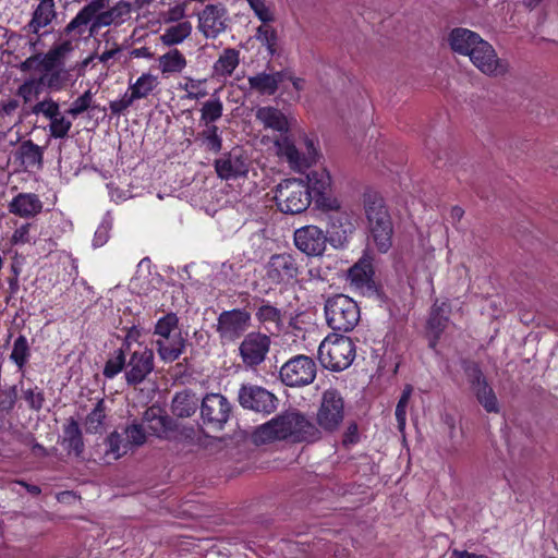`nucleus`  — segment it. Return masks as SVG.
Returning <instances> with one entry per match:
<instances>
[{"instance_id": "obj_5", "label": "nucleus", "mask_w": 558, "mask_h": 558, "mask_svg": "<svg viewBox=\"0 0 558 558\" xmlns=\"http://www.w3.org/2000/svg\"><path fill=\"white\" fill-rule=\"evenodd\" d=\"M356 355L355 344L350 337L330 333L318 347V360L322 366L331 372L347 369Z\"/></svg>"}, {"instance_id": "obj_30", "label": "nucleus", "mask_w": 558, "mask_h": 558, "mask_svg": "<svg viewBox=\"0 0 558 558\" xmlns=\"http://www.w3.org/2000/svg\"><path fill=\"white\" fill-rule=\"evenodd\" d=\"M286 74L283 72L266 73L260 72L247 78L251 89L260 95H274L279 84L283 81Z\"/></svg>"}, {"instance_id": "obj_7", "label": "nucleus", "mask_w": 558, "mask_h": 558, "mask_svg": "<svg viewBox=\"0 0 558 558\" xmlns=\"http://www.w3.org/2000/svg\"><path fill=\"white\" fill-rule=\"evenodd\" d=\"M275 201L283 214L296 215L305 211L311 203V192L303 179H287L276 187Z\"/></svg>"}, {"instance_id": "obj_31", "label": "nucleus", "mask_w": 558, "mask_h": 558, "mask_svg": "<svg viewBox=\"0 0 558 558\" xmlns=\"http://www.w3.org/2000/svg\"><path fill=\"white\" fill-rule=\"evenodd\" d=\"M34 71L39 72L38 77L45 89L49 92H60L64 89L70 81V73L65 68Z\"/></svg>"}, {"instance_id": "obj_64", "label": "nucleus", "mask_w": 558, "mask_h": 558, "mask_svg": "<svg viewBox=\"0 0 558 558\" xmlns=\"http://www.w3.org/2000/svg\"><path fill=\"white\" fill-rule=\"evenodd\" d=\"M359 439V433H357V425L356 424H350L347 428V432L343 436V444L344 445H351L355 444Z\"/></svg>"}, {"instance_id": "obj_6", "label": "nucleus", "mask_w": 558, "mask_h": 558, "mask_svg": "<svg viewBox=\"0 0 558 558\" xmlns=\"http://www.w3.org/2000/svg\"><path fill=\"white\" fill-rule=\"evenodd\" d=\"M327 325L335 331L350 332L361 318L357 303L348 295L329 296L324 306Z\"/></svg>"}, {"instance_id": "obj_49", "label": "nucleus", "mask_w": 558, "mask_h": 558, "mask_svg": "<svg viewBox=\"0 0 558 558\" xmlns=\"http://www.w3.org/2000/svg\"><path fill=\"white\" fill-rule=\"evenodd\" d=\"M20 154L23 162L28 166L40 165L43 162V148L32 141H25L21 144Z\"/></svg>"}, {"instance_id": "obj_23", "label": "nucleus", "mask_w": 558, "mask_h": 558, "mask_svg": "<svg viewBox=\"0 0 558 558\" xmlns=\"http://www.w3.org/2000/svg\"><path fill=\"white\" fill-rule=\"evenodd\" d=\"M294 244L307 256H320L326 250L327 236L320 228L308 225L294 231Z\"/></svg>"}, {"instance_id": "obj_12", "label": "nucleus", "mask_w": 558, "mask_h": 558, "mask_svg": "<svg viewBox=\"0 0 558 558\" xmlns=\"http://www.w3.org/2000/svg\"><path fill=\"white\" fill-rule=\"evenodd\" d=\"M31 112L35 116H43L49 120L48 131L52 138L61 140L69 135L72 128V121L69 120L60 109V105L52 97L47 96L31 107Z\"/></svg>"}, {"instance_id": "obj_21", "label": "nucleus", "mask_w": 558, "mask_h": 558, "mask_svg": "<svg viewBox=\"0 0 558 558\" xmlns=\"http://www.w3.org/2000/svg\"><path fill=\"white\" fill-rule=\"evenodd\" d=\"M229 23L227 8L221 4H207L198 14V29L206 38H216L223 33Z\"/></svg>"}, {"instance_id": "obj_33", "label": "nucleus", "mask_w": 558, "mask_h": 558, "mask_svg": "<svg viewBox=\"0 0 558 558\" xmlns=\"http://www.w3.org/2000/svg\"><path fill=\"white\" fill-rule=\"evenodd\" d=\"M62 446L69 453L80 456L84 450V441L78 423L70 418L63 426Z\"/></svg>"}, {"instance_id": "obj_51", "label": "nucleus", "mask_w": 558, "mask_h": 558, "mask_svg": "<svg viewBox=\"0 0 558 558\" xmlns=\"http://www.w3.org/2000/svg\"><path fill=\"white\" fill-rule=\"evenodd\" d=\"M106 417V404L104 399H99L92 410V412L86 416V428L88 432H98L99 428L104 424V420Z\"/></svg>"}, {"instance_id": "obj_35", "label": "nucleus", "mask_w": 558, "mask_h": 558, "mask_svg": "<svg viewBox=\"0 0 558 558\" xmlns=\"http://www.w3.org/2000/svg\"><path fill=\"white\" fill-rule=\"evenodd\" d=\"M157 61L158 69L165 76L181 73L187 64L184 54L177 48L161 54Z\"/></svg>"}, {"instance_id": "obj_61", "label": "nucleus", "mask_w": 558, "mask_h": 558, "mask_svg": "<svg viewBox=\"0 0 558 558\" xmlns=\"http://www.w3.org/2000/svg\"><path fill=\"white\" fill-rule=\"evenodd\" d=\"M142 337V328L138 326H132L126 328V335L122 344V348L125 351L130 350V345L132 342H138Z\"/></svg>"}, {"instance_id": "obj_19", "label": "nucleus", "mask_w": 558, "mask_h": 558, "mask_svg": "<svg viewBox=\"0 0 558 558\" xmlns=\"http://www.w3.org/2000/svg\"><path fill=\"white\" fill-rule=\"evenodd\" d=\"M250 165V159L243 149L234 147L215 160V170L222 180H235L248 173Z\"/></svg>"}, {"instance_id": "obj_43", "label": "nucleus", "mask_w": 558, "mask_h": 558, "mask_svg": "<svg viewBox=\"0 0 558 558\" xmlns=\"http://www.w3.org/2000/svg\"><path fill=\"white\" fill-rule=\"evenodd\" d=\"M125 352L126 351L123 348H120L114 351L111 357L108 359L102 371L106 378L112 379L122 371H126L128 357Z\"/></svg>"}, {"instance_id": "obj_59", "label": "nucleus", "mask_w": 558, "mask_h": 558, "mask_svg": "<svg viewBox=\"0 0 558 558\" xmlns=\"http://www.w3.org/2000/svg\"><path fill=\"white\" fill-rule=\"evenodd\" d=\"M31 223H24L22 225L20 228H17L12 238H11V243L16 245V244H26V243H29L31 241V236H29V229H31Z\"/></svg>"}, {"instance_id": "obj_39", "label": "nucleus", "mask_w": 558, "mask_h": 558, "mask_svg": "<svg viewBox=\"0 0 558 558\" xmlns=\"http://www.w3.org/2000/svg\"><path fill=\"white\" fill-rule=\"evenodd\" d=\"M158 85L157 76L143 73L134 83H130L129 93L134 100L146 98Z\"/></svg>"}, {"instance_id": "obj_53", "label": "nucleus", "mask_w": 558, "mask_h": 558, "mask_svg": "<svg viewBox=\"0 0 558 558\" xmlns=\"http://www.w3.org/2000/svg\"><path fill=\"white\" fill-rule=\"evenodd\" d=\"M107 447V453H111L114 459H119L129 451L125 437H123V434L118 432H113L108 436Z\"/></svg>"}, {"instance_id": "obj_58", "label": "nucleus", "mask_w": 558, "mask_h": 558, "mask_svg": "<svg viewBox=\"0 0 558 558\" xmlns=\"http://www.w3.org/2000/svg\"><path fill=\"white\" fill-rule=\"evenodd\" d=\"M186 15V4L185 3H179L172 8H170L165 13V22L166 23H173V22H182L181 20L184 19Z\"/></svg>"}, {"instance_id": "obj_8", "label": "nucleus", "mask_w": 558, "mask_h": 558, "mask_svg": "<svg viewBox=\"0 0 558 558\" xmlns=\"http://www.w3.org/2000/svg\"><path fill=\"white\" fill-rule=\"evenodd\" d=\"M317 374L315 361L303 354L288 360L279 371L281 381L288 387H304L312 384Z\"/></svg>"}, {"instance_id": "obj_41", "label": "nucleus", "mask_w": 558, "mask_h": 558, "mask_svg": "<svg viewBox=\"0 0 558 558\" xmlns=\"http://www.w3.org/2000/svg\"><path fill=\"white\" fill-rule=\"evenodd\" d=\"M94 16L90 15L84 9L80 10L78 13L64 27V34L73 38H80L86 29L94 23Z\"/></svg>"}, {"instance_id": "obj_60", "label": "nucleus", "mask_w": 558, "mask_h": 558, "mask_svg": "<svg viewBox=\"0 0 558 558\" xmlns=\"http://www.w3.org/2000/svg\"><path fill=\"white\" fill-rule=\"evenodd\" d=\"M110 226L106 222L101 223L97 230L95 231L93 245L95 247H100L107 243L109 239Z\"/></svg>"}, {"instance_id": "obj_57", "label": "nucleus", "mask_w": 558, "mask_h": 558, "mask_svg": "<svg viewBox=\"0 0 558 558\" xmlns=\"http://www.w3.org/2000/svg\"><path fill=\"white\" fill-rule=\"evenodd\" d=\"M134 99L129 92H126L120 99L112 100L109 104L110 110L112 114L120 116L129 107L134 104Z\"/></svg>"}, {"instance_id": "obj_63", "label": "nucleus", "mask_w": 558, "mask_h": 558, "mask_svg": "<svg viewBox=\"0 0 558 558\" xmlns=\"http://www.w3.org/2000/svg\"><path fill=\"white\" fill-rule=\"evenodd\" d=\"M109 3V0H90L88 4H86L83 9L87 11L90 15L96 17L101 10H104L107 4Z\"/></svg>"}, {"instance_id": "obj_62", "label": "nucleus", "mask_w": 558, "mask_h": 558, "mask_svg": "<svg viewBox=\"0 0 558 558\" xmlns=\"http://www.w3.org/2000/svg\"><path fill=\"white\" fill-rule=\"evenodd\" d=\"M408 404H409V402L399 399L397 407H396L395 414H396V420L398 423V429L400 432H403V429L405 428Z\"/></svg>"}, {"instance_id": "obj_18", "label": "nucleus", "mask_w": 558, "mask_h": 558, "mask_svg": "<svg viewBox=\"0 0 558 558\" xmlns=\"http://www.w3.org/2000/svg\"><path fill=\"white\" fill-rule=\"evenodd\" d=\"M469 58L473 65L487 76H502L509 70L508 62L499 58L494 47L484 39Z\"/></svg>"}, {"instance_id": "obj_52", "label": "nucleus", "mask_w": 558, "mask_h": 558, "mask_svg": "<svg viewBox=\"0 0 558 558\" xmlns=\"http://www.w3.org/2000/svg\"><path fill=\"white\" fill-rule=\"evenodd\" d=\"M29 356V348L27 339L24 336H19L13 344V350L11 352V360L22 368Z\"/></svg>"}, {"instance_id": "obj_25", "label": "nucleus", "mask_w": 558, "mask_h": 558, "mask_svg": "<svg viewBox=\"0 0 558 558\" xmlns=\"http://www.w3.org/2000/svg\"><path fill=\"white\" fill-rule=\"evenodd\" d=\"M131 13V4L126 1H119L110 9L101 10L89 27V35L98 33L101 27L122 24Z\"/></svg>"}, {"instance_id": "obj_16", "label": "nucleus", "mask_w": 558, "mask_h": 558, "mask_svg": "<svg viewBox=\"0 0 558 558\" xmlns=\"http://www.w3.org/2000/svg\"><path fill=\"white\" fill-rule=\"evenodd\" d=\"M300 268L296 258L290 253L274 254L265 266L266 279L272 284H284L294 280Z\"/></svg>"}, {"instance_id": "obj_26", "label": "nucleus", "mask_w": 558, "mask_h": 558, "mask_svg": "<svg viewBox=\"0 0 558 558\" xmlns=\"http://www.w3.org/2000/svg\"><path fill=\"white\" fill-rule=\"evenodd\" d=\"M255 318L259 325L270 335H279L284 327L282 311L269 302H263L255 312Z\"/></svg>"}, {"instance_id": "obj_37", "label": "nucleus", "mask_w": 558, "mask_h": 558, "mask_svg": "<svg viewBox=\"0 0 558 558\" xmlns=\"http://www.w3.org/2000/svg\"><path fill=\"white\" fill-rule=\"evenodd\" d=\"M449 304L441 302L440 304L435 303L432 307L430 315L427 322L428 329L434 333L435 339H438L440 333L445 330L448 324ZM434 340L430 345H435Z\"/></svg>"}, {"instance_id": "obj_17", "label": "nucleus", "mask_w": 558, "mask_h": 558, "mask_svg": "<svg viewBox=\"0 0 558 558\" xmlns=\"http://www.w3.org/2000/svg\"><path fill=\"white\" fill-rule=\"evenodd\" d=\"M251 314L241 308L223 311L217 319L216 330L222 341L239 339L250 327Z\"/></svg>"}, {"instance_id": "obj_2", "label": "nucleus", "mask_w": 558, "mask_h": 558, "mask_svg": "<svg viewBox=\"0 0 558 558\" xmlns=\"http://www.w3.org/2000/svg\"><path fill=\"white\" fill-rule=\"evenodd\" d=\"M322 438L319 428L303 413L286 411L269 422L258 426L253 433L255 444H266L275 440L290 442H314Z\"/></svg>"}, {"instance_id": "obj_10", "label": "nucleus", "mask_w": 558, "mask_h": 558, "mask_svg": "<svg viewBox=\"0 0 558 558\" xmlns=\"http://www.w3.org/2000/svg\"><path fill=\"white\" fill-rule=\"evenodd\" d=\"M344 418V401L336 389H328L322 396V402L316 414L317 427L327 433L339 428Z\"/></svg>"}, {"instance_id": "obj_13", "label": "nucleus", "mask_w": 558, "mask_h": 558, "mask_svg": "<svg viewBox=\"0 0 558 558\" xmlns=\"http://www.w3.org/2000/svg\"><path fill=\"white\" fill-rule=\"evenodd\" d=\"M243 409L270 414L277 409V397L262 386L243 384L238 392Z\"/></svg>"}, {"instance_id": "obj_1", "label": "nucleus", "mask_w": 558, "mask_h": 558, "mask_svg": "<svg viewBox=\"0 0 558 558\" xmlns=\"http://www.w3.org/2000/svg\"><path fill=\"white\" fill-rule=\"evenodd\" d=\"M256 119L265 128L280 133H287L289 123L286 116L275 107H260L256 110ZM275 148L278 157L288 162L289 167L296 172H304L315 165L319 153L313 140L305 137L302 147H296L293 141L281 134L275 140Z\"/></svg>"}, {"instance_id": "obj_48", "label": "nucleus", "mask_w": 558, "mask_h": 558, "mask_svg": "<svg viewBox=\"0 0 558 558\" xmlns=\"http://www.w3.org/2000/svg\"><path fill=\"white\" fill-rule=\"evenodd\" d=\"M217 125H205V129L198 134L203 145L208 151L218 153L222 147V138L218 133Z\"/></svg>"}, {"instance_id": "obj_9", "label": "nucleus", "mask_w": 558, "mask_h": 558, "mask_svg": "<svg viewBox=\"0 0 558 558\" xmlns=\"http://www.w3.org/2000/svg\"><path fill=\"white\" fill-rule=\"evenodd\" d=\"M306 187L319 209H337L340 201L332 193V181L326 168L311 170L306 173Z\"/></svg>"}, {"instance_id": "obj_34", "label": "nucleus", "mask_w": 558, "mask_h": 558, "mask_svg": "<svg viewBox=\"0 0 558 558\" xmlns=\"http://www.w3.org/2000/svg\"><path fill=\"white\" fill-rule=\"evenodd\" d=\"M373 266L369 259L361 258L348 272V280L356 289L371 288Z\"/></svg>"}, {"instance_id": "obj_47", "label": "nucleus", "mask_w": 558, "mask_h": 558, "mask_svg": "<svg viewBox=\"0 0 558 558\" xmlns=\"http://www.w3.org/2000/svg\"><path fill=\"white\" fill-rule=\"evenodd\" d=\"M160 410L157 408H149L145 411L143 420L149 423V429L161 437L168 429L169 420L167 416H162L159 414Z\"/></svg>"}, {"instance_id": "obj_36", "label": "nucleus", "mask_w": 558, "mask_h": 558, "mask_svg": "<svg viewBox=\"0 0 558 558\" xmlns=\"http://www.w3.org/2000/svg\"><path fill=\"white\" fill-rule=\"evenodd\" d=\"M240 63V52L234 48L225 49L213 65L216 77L230 76Z\"/></svg>"}, {"instance_id": "obj_42", "label": "nucleus", "mask_w": 558, "mask_h": 558, "mask_svg": "<svg viewBox=\"0 0 558 558\" xmlns=\"http://www.w3.org/2000/svg\"><path fill=\"white\" fill-rule=\"evenodd\" d=\"M46 90L38 76H29L17 88L16 95L23 99L24 104H31L37 100L41 93Z\"/></svg>"}, {"instance_id": "obj_38", "label": "nucleus", "mask_w": 558, "mask_h": 558, "mask_svg": "<svg viewBox=\"0 0 558 558\" xmlns=\"http://www.w3.org/2000/svg\"><path fill=\"white\" fill-rule=\"evenodd\" d=\"M192 33V24L189 21L179 22L175 25L167 27L160 40L166 46L179 45L186 39Z\"/></svg>"}, {"instance_id": "obj_55", "label": "nucleus", "mask_w": 558, "mask_h": 558, "mask_svg": "<svg viewBox=\"0 0 558 558\" xmlns=\"http://www.w3.org/2000/svg\"><path fill=\"white\" fill-rule=\"evenodd\" d=\"M23 398L28 403L29 408L35 411H39L45 402L44 392L38 387L23 390Z\"/></svg>"}, {"instance_id": "obj_15", "label": "nucleus", "mask_w": 558, "mask_h": 558, "mask_svg": "<svg viewBox=\"0 0 558 558\" xmlns=\"http://www.w3.org/2000/svg\"><path fill=\"white\" fill-rule=\"evenodd\" d=\"M155 368L154 350L143 347L130 352L128 357L125 381L129 386H137L146 380Z\"/></svg>"}, {"instance_id": "obj_46", "label": "nucleus", "mask_w": 558, "mask_h": 558, "mask_svg": "<svg viewBox=\"0 0 558 558\" xmlns=\"http://www.w3.org/2000/svg\"><path fill=\"white\" fill-rule=\"evenodd\" d=\"M96 107L94 106V94L90 89L84 92L81 96L74 99L66 113L73 119L80 117L86 111L94 110Z\"/></svg>"}, {"instance_id": "obj_11", "label": "nucleus", "mask_w": 558, "mask_h": 558, "mask_svg": "<svg viewBox=\"0 0 558 558\" xmlns=\"http://www.w3.org/2000/svg\"><path fill=\"white\" fill-rule=\"evenodd\" d=\"M72 50L73 45L71 40H65L51 47L46 53H36L26 58L17 68L23 73H31L33 70L64 68L65 60Z\"/></svg>"}, {"instance_id": "obj_24", "label": "nucleus", "mask_w": 558, "mask_h": 558, "mask_svg": "<svg viewBox=\"0 0 558 558\" xmlns=\"http://www.w3.org/2000/svg\"><path fill=\"white\" fill-rule=\"evenodd\" d=\"M323 210L332 211L328 217L331 242L342 244L355 230L353 215L347 210H341V206L337 209Z\"/></svg>"}, {"instance_id": "obj_45", "label": "nucleus", "mask_w": 558, "mask_h": 558, "mask_svg": "<svg viewBox=\"0 0 558 558\" xmlns=\"http://www.w3.org/2000/svg\"><path fill=\"white\" fill-rule=\"evenodd\" d=\"M256 39L266 47L268 53L274 56L278 48V35L277 31L270 25V23L262 24L256 29Z\"/></svg>"}, {"instance_id": "obj_56", "label": "nucleus", "mask_w": 558, "mask_h": 558, "mask_svg": "<svg viewBox=\"0 0 558 558\" xmlns=\"http://www.w3.org/2000/svg\"><path fill=\"white\" fill-rule=\"evenodd\" d=\"M17 392L15 387L0 391V410L4 412L11 411L16 402Z\"/></svg>"}, {"instance_id": "obj_4", "label": "nucleus", "mask_w": 558, "mask_h": 558, "mask_svg": "<svg viewBox=\"0 0 558 558\" xmlns=\"http://www.w3.org/2000/svg\"><path fill=\"white\" fill-rule=\"evenodd\" d=\"M151 345L161 362L169 364L179 360L187 347V338L180 328L175 313H167L159 317L151 332Z\"/></svg>"}, {"instance_id": "obj_29", "label": "nucleus", "mask_w": 558, "mask_h": 558, "mask_svg": "<svg viewBox=\"0 0 558 558\" xmlns=\"http://www.w3.org/2000/svg\"><path fill=\"white\" fill-rule=\"evenodd\" d=\"M43 209V203L36 194L20 193L9 204L10 213L22 218H31Z\"/></svg>"}, {"instance_id": "obj_40", "label": "nucleus", "mask_w": 558, "mask_h": 558, "mask_svg": "<svg viewBox=\"0 0 558 558\" xmlns=\"http://www.w3.org/2000/svg\"><path fill=\"white\" fill-rule=\"evenodd\" d=\"M206 80H196L191 76H184L178 84V89L185 92L183 99L199 100L207 96L205 87Z\"/></svg>"}, {"instance_id": "obj_28", "label": "nucleus", "mask_w": 558, "mask_h": 558, "mask_svg": "<svg viewBox=\"0 0 558 558\" xmlns=\"http://www.w3.org/2000/svg\"><path fill=\"white\" fill-rule=\"evenodd\" d=\"M57 19L54 0H40L25 28L38 35L40 29L48 27Z\"/></svg>"}, {"instance_id": "obj_3", "label": "nucleus", "mask_w": 558, "mask_h": 558, "mask_svg": "<svg viewBox=\"0 0 558 558\" xmlns=\"http://www.w3.org/2000/svg\"><path fill=\"white\" fill-rule=\"evenodd\" d=\"M364 213L367 221L368 241L380 253H387L392 245L393 223L384 198L374 191L363 195Z\"/></svg>"}, {"instance_id": "obj_27", "label": "nucleus", "mask_w": 558, "mask_h": 558, "mask_svg": "<svg viewBox=\"0 0 558 558\" xmlns=\"http://www.w3.org/2000/svg\"><path fill=\"white\" fill-rule=\"evenodd\" d=\"M482 41L483 38L478 34L466 28H454L449 35L451 49L459 54L468 57L471 56L473 49H477Z\"/></svg>"}, {"instance_id": "obj_54", "label": "nucleus", "mask_w": 558, "mask_h": 558, "mask_svg": "<svg viewBox=\"0 0 558 558\" xmlns=\"http://www.w3.org/2000/svg\"><path fill=\"white\" fill-rule=\"evenodd\" d=\"M123 435L125 436V442L128 444L129 450L132 447L142 446L146 441V433L141 424H131L125 429Z\"/></svg>"}, {"instance_id": "obj_44", "label": "nucleus", "mask_w": 558, "mask_h": 558, "mask_svg": "<svg viewBox=\"0 0 558 558\" xmlns=\"http://www.w3.org/2000/svg\"><path fill=\"white\" fill-rule=\"evenodd\" d=\"M222 111L223 105L219 98L209 99L203 104L199 121L204 125H215L214 123L221 118Z\"/></svg>"}, {"instance_id": "obj_14", "label": "nucleus", "mask_w": 558, "mask_h": 558, "mask_svg": "<svg viewBox=\"0 0 558 558\" xmlns=\"http://www.w3.org/2000/svg\"><path fill=\"white\" fill-rule=\"evenodd\" d=\"M199 409L204 424L222 429L230 418L232 405L223 395L211 392L202 399Z\"/></svg>"}, {"instance_id": "obj_22", "label": "nucleus", "mask_w": 558, "mask_h": 558, "mask_svg": "<svg viewBox=\"0 0 558 558\" xmlns=\"http://www.w3.org/2000/svg\"><path fill=\"white\" fill-rule=\"evenodd\" d=\"M465 374L478 403L488 413H498L500 409L497 397L480 367L475 364L470 365L465 368Z\"/></svg>"}, {"instance_id": "obj_20", "label": "nucleus", "mask_w": 558, "mask_h": 558, "mask_svg": "<svg viewBox=\"0 0 558 558\" xmlns=\"http://www.w3.org/2000/svg\"><path fill=\"white\" fill-rule=\"evenodd\" d=\"M269 336L262 332H250L239 347L242 362L247 367L262 364L270 349Z\"/></svg>"}, {"instance_id": "obj_32", "label": "nucleus", "mask_w": 558, "mask_h": 558, "mask_svg": "<svg viewBox=\"0 0 558 558\" xmlns=\"http://www.w3.org/2000/svg\"><path fill=\"white\" fill-rule=\"evenodd\" d=\"M198 403L199 400L195 393L184 390L175 393L171 403V410L178 417H190L196 412Z\"/></svg>"}, {"instance_id": "obj_50", "label": "nucleus", "mask_w": 558, "mask_h": 558, "mask_svg": "<svg viewBox=\"0 0 558 558\" xmlns=\"http://www.w3.org/2000/svg\"><path fill=\"white\" fill-rule=\"evenodd\" d=\"M255 16L262 24L272 23L276 20L275 11L271 4L266 0H246Z\"/></svg>"}]
</instances>
